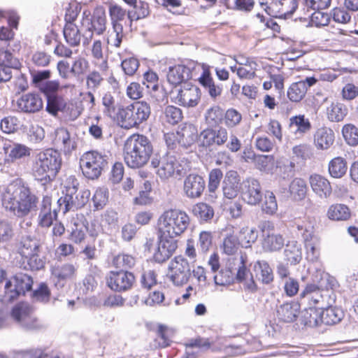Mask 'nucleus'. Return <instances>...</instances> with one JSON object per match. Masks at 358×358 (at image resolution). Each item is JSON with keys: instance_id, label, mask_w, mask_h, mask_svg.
Returning <instances> with one entry per match:
<instances>
[{"instance_id": "obj_16", "label": "nucleus", "mask_w": 358, "mask_h": 358, "mask_svg": "<svg viewBox=\"0 0 358 358\" xmlns=\"http://www.w3.org/2000/svg\"><path fill=\"white\" fill-rule=\"evenodd\" d=\"M241 195L243 201L250 206H256L262 200V187L259 182L252 178L243 180Z\"/></svg>"}, {"instance_id": "obj_39", "label": "nucleus", "mask_w": 358, "mask_h": 358, "mask_svg": "<svg viewBox=\"0 0 358 358\" xmlns=\"http://www.w3.org/2000/svg\"><path fill=\"white\" fill-rule=\"evenodd\" d=\"M307 189L306 182L303 179L295 178L289 184V193L292 199L301 201L306 196Z\"/></svg>"}, {"instance_id": "obj_55", "label": "nucleus", "mask_w": 358, "mask_h": 358, "mask_svg": "<svg viewBox=\"0 0 358 358\" xmlns=\"http://www.w3.org/2000/svg\"><path fill=\"white\" fill-rule=\"evenodd\" d=\"M214 275V281L217 285L227 286L234 282L235 280L232 271L229 268H222Z\"/></svg>"}, {"instance_id": "obj_8", "label": "nucleus", "mask_w": 358, "mask_h": 358, "mask_svg": "<svg viewBox=\"0 0 358 358\" xmlns=\"http://www.w3.org/2000/svg\"><path fill=\"white\" fill-rule=\"evenodd\" d=\"M77 185L76 180L73 181L72 187H66L65 196L59 198L57 201L58 206L64 213L80 208L89 201L91 195L90 191L87 189L78 191Z\"/></svg>"}, {"instance_id": "obj_1", "label": "nucleus", "mask_w": 358, "mask_h": 358, "mask_svg": "<svg viewBox=\"0 0 358 358\" xmlns=\"http://www.w3.org/2000/svg\"><path fill=\"white\" fill-rule=\"evenodd\" d=\"M1 202L6 210L21 217L36 210L38 199L29 187L12 182L3 190Z\"/></svg>"}, {"instance_id": "obj_54", "label": "nucleus", "mask_w": 358, "mask_h": 358, "mask_svg": "<svg viewBox=\"0 0 358 358\" xmlns=\"http://www.w3.org/2000/svg\"><path fill=\"white\" fill-rule=\"evenodd\" d=\"M258 238V231L255 228L243 227L240 230L241 244L248 248L254 243Z\"/></svg>"}, {"instance_id": "obj_25", "label": "nucleus", "mask_w": 358, "mask_h": 358, "mask_svg": "<svg viewBox=\"0 0 358 358\" xmlns=\"http://www.w3.org/2000/svg\"><path fill=\"white\" fill-rule=\"evenodd\" d=\"M177 248V243L172 238L163 237L156 248L153 257L155 262L162 263L167 260Z\"/></svg>"}, {"instance_id": "obj_51", "label": "nucleus", "mask_w": 358, "mask_h": 358, "mask_svg": "<svg viewBox=\"0 0 358 358\" xmlns=\"http://www.w3.org/2000/svg\"><path fill=\"white\" fill-rule=\"evenodd\" d=\"M346 107L340 103H332L327 108L328 119L331 122L342 121L347 115Z\"/></svg>"}, {"instance_id": "obj_2", "label": "nucleus", "mask_w": 358, "mask_h": 358, "mask_svg": "<svg viewBox=\"0 0 358 358\" xmlns=\"http://www.w3.org/2000/svg\"><path fill=\"white\" fill-rule=\"evenodd\" d=\"M152 153V145L149 139L140 134H134L124 144V159L126 164L133 169L144 166Z\"/></svg>"}, {"instance_id": "obj_9", "label": "nucleus", "mask_w": 358, "mask_h": 358, "mask_svg": "<svg viewBox=\"0 0 358 358\" xmlns=\"http://www.w3.org/2000/svg\"><path fill=\"white\" fill-rule=\"evenodd\" d=\"M11 316L26 330L37 331L45 327V324L35 316L33 308L27 303L16 305L12 309Z\"/></svg>"}, {"instance_id": "obj_49", "label": "nucleus", "mask_w": 358, "mask_h": 358, "mask_svg": "<svg viewBox=\"0 0 358 358\" xmlns=\"http://www.w3.org/2000/svg\"><path fill=\"white\" fill-rule=\"evenodd\" d=\"M313 281L318 283L322 288L324 287L327 289H334L337 284L334 277L320 269H316V273L313 274Z\"/></svg>"}, {"instance_id": "obj_14", "label": "nucleus", "mask_w": 358, "mask_h": 358, "mask_svg": "<svg viewBox=\"0 0 358 358\" xmlns=\"http://www.w3.org/2000/svg\"><path fill=\"white\" fill-rule=\"evenodd\" d=\"M108 286L115 292H125L130 289L134 282L135 276L133 273L120 270L110 271L106 278Z\"/></svg>"}, {"instance_id": "obj_46", "label": "nucleus", "mask_w": 358, "mask_h": 358, "mask_svg": "<svg viewBox=\"0 0 358 358\" xmlns=\"http://www.w3.org/2000/svg\"><path fill=\"white\" fill-rule=\"evenodd\" d=\"M64 36L66 42L71 46L79 45L81 34L78 27L73 23H67L64 28Z\"/></svg>"}, {"instance_id": "obj_24", "label": "nucleus", "mask_w": 358, "mask_h": 358, "mask_svg": "<svg viewBox=\"0 0 358 358\" xmlns=\"http://www.w3.org/2000/svg\"><path fill=\"white\" fill-rule=\"evenodd\" d=\"M51 203V197L43 196L38 215V224L42 227H50L57 217V209H52Z\"/></svg>"}, {"instance_id": "obj_31", "label": "nucleus", "mask_w": 358, "mask_h": 358, "mask_svg": "<svg viewBox=\"0 0 358 358\" xmlns=\"http://www.w3.org/2000/svg\"><path fill=\"white\" fill-rule=\"evenodd\" d=\"M177 139L182 146L187 147L199 141L197 129L193 124H185L177 131Z\"/></svg>"}, {"instance_id": "obj_36", "label": "nucleus", "mask_w": 358, "mask_h": 358, "mask_svg": "<svg viewBox=\"0 0 358 358\" xmlns=\"http://www.w3.org/2000/svg\"><path fill=\"white\" fill-rule=\"evenodd\" d=\"M289 127L293 130L295 135L299 137L303 136L311 129V124L308 118L303 115H299L292 117L289 119Z\"/></svg>"}, {"instance_id": "obj_11", "label": "nucleus", "mask_w": 358, "mask_h": 358, "mask_svg": "<svg viewBox=\"0 0 358 358\" xmlns=\"http://www.w3.org/2000/svg\"><path fill=\"white\" fill-rule=\"evenodd\" d=\"M192 275L190 265L182 256L175 257L169 264L167 277L176 286L186 284Z\"/></svg>"}, {"instance_id": "obj_10", "label": "nucleus", "mask_w": 358, "mask_h": 358, "mask_svg": "<svg viewBox=\"0 0 358 358\" xmlns=\"http://www.w3.org/2000/svg\"><path fill=\"white\" fill-rule=\"evenodd\" d=\"M33 280L31 276L23 273H19L10 278L5 285L4 301L10 302L20 295L24 294L31 290Z\"/></svg>"}, {"instance_id": "obj_13", "label": "nucleus", "mask_w": 358, "mask_h": 358, "mask_svg": "<svg viewBox=\"0 0 358 358\" xmlns=\"http://www.w3.org/2000/svg\"><path fill=\"white\" fill-rule=\"evenodd\" d=\"M263 9L271 16L280 18L289 17L298 7V0H271L260 2Z\"/></svg>"}, {"instance_id": "obj_35", "label": "nucleus", "mask_w": 358, "mask_h": 358, "mask_svg": "<svg viewBox=\"0 0 358 358\" xmlns=\"http://www.w3.org/2000/svg\"><path fill=\"white\" fill-rule=\"evenodd\" d=\"M257 279L264 284H269L273 280V273L269 264L265 261H258L253 266Z\"/></svg>"}, {"instance_id": "obj_27", "label": "nucleus", "mask_w": 358, "mask_h": 358, "mask_svg": "<svg viewBox=\"0 0 358 358\" xmlns=\"http://www.w3.org/2000/svg\"><path fill=\"white\" fill-rule=\"evenodd\" d=\"M300 312V305L296 302L284 303L276 309V315L280 321L292 322L298 317Z\"/></svg>"}, {"instance_id": "obj_50", "label": "nucleus", "mask_w": 358, "mask_h": 358, "mask_svg": "<svg viewBox=\"0 0 358 358\" xmlns=\"http://www.w3.org/2000/svg\"><path fill=\"white\" fill-rule=\"evenodd\" d=\"M127 15V11L117 4L109 6V15L112 27H123L122 22Z\"/></svg>"}, {"instance_id": "obj_56", "label": "nucleus", "mask_w": 358, "mask_h": 358, "mask_svg": "<svg viewBox=\"0 0 358 358\" xmlns=\"http://www.w3.org/2000/svg\"><path fill=\"white\" fill-rule=\"evenodd\" d=\"M193 214L203 221H208L213 218L214 210L211 206L205 203H199L193 206Z\"/></svg>"}, {"instance_id": "obj_21", "label": "nucleus", "mask_w": 358, "mask_h": 358, "mask_svg": "<svg viewBox=\"0 0 358 358\" xmlns=\"http://www.w3.org/2000/svg\"><path fill=\"white\" fill-rule=\"evenodd\" d=\"M175 102L185 107H194L200 100V90L195 85H187L180 90L175 96Z\"/></svg>"}, {"instance_id": "obj_32", "label": "nucleus", "mask_w": 358, "mask_h": 358, "mask_svg": "<svg viewBox=\"0 0 358 358\" xmlns=\"http://www.w3.org/2000/svg\"><path fill=\"white\" fill-rule=\"evenodd\" d=\"M255 166L261 171L273 173L274 171V166L275 168L282 169V161L281 159H277L275 161L274 157L272 155H258L254 162Z\"/></svg>"}, {"instance_id": "obj_38", "label": "nucleus", "mask_w": 358, "mask_h": 358, "mask_svg": "<svg viewBox=\"0 0 358 358\" xmlns=\"http://www.w3.org/2000/svg\"><path fill=\"white\" fill-rule=\"evenodd\" d=\"M322 292V289L317 285L310 284L301 292V296L310 306H315L322 301L323 294Z\"/></svg>"}, {"instance_id": "obj_5", "label": "nucleus", "mask_w": 358, "mask_h": 358, "mask_svg": "<svg viewBox=\"0 0 358 358\" xmlns=\"http://www.w3.org/2000/svg\"><path fill=\"white\" fill-rule=\"evenodd\" d=\"M151 165L157 169V176L162 180L170 178H180L185 173L187 163L183 159L167 152L162 157L155 155L151 161Z\"/></svg>"}, {"instance_id": "obj_34", "label": "nucleus", "mask_w": 358, "mask_h": 358, "mask_svg": "<svg viewBox=\"0 0 358 358\" xmlns=\"http://www.w3.org/2000/svg\"><path fill=\"white\" fill-rule=\"evenodd\" d=\"M284 245V238L279 234L267 233L264 235L262 248L266 252L278 251Z\"/></svg>"}, {"instance_id": "obj_62", "label": "nucleus", "mask_w": 358, "mask_h": 358, "mask_svg": "<svg viewBox=\"0 0 358 358\" xmlns=\"http://www.w3.org/2000/svg\"><path fill=\"white\" fill-rule=\"evenodd\" d=\"M20 124L19 120L15 116H7L0 122V129L5 134L15 133Z\"/></svg>"}, {"instance_id": "obj_63", "label": "nucleus", "mask_w": 358, "mask_h": 358, "mask_svg": "<svg viewBox=\"0 0 358 358\" xmlns=\"http://www.w3.org/2000/svg\"><path fill=\"white\" fill-rule=\"evenodd\" d=\"M240 244L241 243L236 236L234 234L228 235L223 241V251L228 255H234L237 252Z\"/></svg>"}, {"instance_id": "obj_18", "label": "nucleus", "mask_w": 358, "mask_h": 358, "mask_svg": "<svg viewBox=\"0 0 358 358\" xmlns=\"http://www.w3.org/2000/svg\"><path fill=\"white\" fill-rule=\"evenodd\" d=\"M194 64L189 63L188 65L178 64L170 66L167 73L169 83L177 85L192 78Z\"/></svg>"}, {"instance_id": "obj_17", "label": "nucleus", "mask_w": 358, "mask_h": 358, "mask_svg": "<svg viewBox=\"0 0 358 358\" xmlns=\"http://www.w3.org/2000/svg\"><path fill=\"white\" fill-rule=\"evenodd\" d=\"M205 180L198 174H189L183 181V192L189 199L199 198L205 189Z\"/></svg>"}, {"instance_id": "obj_43", "label": "nucleus", "mask_w": 358, "mask_h": 358, "mask_svg": "<svg viewBox=\"0 0 358 358\" xmlns=\"http://www.w3.org/2000/svg\"><path fill=\"white\" fill-rule=\"evenodd\" d=\"M103 113L112 119L117 116L119 106L117 101L110 93H106L102 98Z\"/></svg>"}, {"instance_id": "obj_42", "label": "nucleus", "mask_w": 358, "mask_h": 358, "mask_svg": "<svg viewBox=\"0 0 358 358\" xmlns=\"http://www.w3.org/2000/svg\"><path fill=\"white\" fill-rule=\"evenodd\" d=\"M347 170V162L341 157H334L329 163V173L334 178H342L345 175Z\"/></svg>"}, {"instance_id": "obj_53", "label": "nucleus", "mask_w": 358, "mask_h": 358, "mask_svg": "<svg viewBox=\"0 0 358 358\" xmlns=\"http://www.w3.org/2000/svg\"><path fill=\"white\" fill-rule=\"evenodd\" d=\"M261 209L263 213L273 215L278 210V203L275 196L272 192L266 191L262 203Z\"/></svg>"}, {"instance_id": "obj_26", "label": "nucleus", "mask_w": 358, "mask_h": 358, "mask_svg": "<svg viewBox=\"0 0 358 358\" xmlns=\"http://www.w3.org/2000/svg\"><path fill=\"white\" fill-rule=\"evenodd\" d=\"M314 145L320 150H326L334 144L335 136L333 130L323 127L317 129L314 134Z\"/></svg>"}, {"instance_id": "obj_52", "label": "nucleus", "mask_w": 358, "mask_h": 358, "mask_svg": "<svg viewBox=\"0 0 358 358\" xmlns=\"http://www.w3.org/2000/svg\"><path fill=\"white\" fill-rule=\"evenodd\" d=\"M306 87L302 82L292 83L287 90V96L294 102L300 101L306 95Z\"/></svg>"}, {"instance_id": "obj_57", "label": "nucleus", "mask_w": 358, "mask_h": 358, "mask_svg": "<svg viewBox=\"0 0 358 358\" xmlns=\"http://www.w3.org/2000/svg\"><path fill=\"white\" fill-rule=\"evenodd\" d=\"M66 101L61 96H49L46 110L52 115H57L59 112L63 113Z\"/></svg>"}, {"instance_id": "obj_6", "label": "nucleus", "mask_w": 358, "mask_h": 358, "mask_svg": "<svg viewBox=\"0 0 358 358\" xmlns=\"http://www.w3.org/2000/svg\"><path fill=\"white\" fill-rule=\"evenodd\" d=\"M31 149L13 141H5L0 147V167L9 168L17 161L30 157Z\"/></svg>"}, {"instance_id": "obj_41", "label": "nucleus", "mask_w": 358, "mask_h": 358, "mask_svg": "<svg viewBox=\"0 0 358 358\" xmlns=\"http://www.w3.org/2000/svg\"><path fill=\"white\" fill-rule=\"evenodd\" d=\"M17 252L21 256L26 257L34 252H39L38 241L30 236L23 238L17 245Z\"/></svg>"}, {"instance_id": "obj_37", "label": "nucleus", "mask_w": 358, "mask_h": 358, "mask_svg": "<svg viewBox=\"0 0 358 358\" xmlns=\"http://www.w3.org/2000/svg\"><path fill=\"white\" fill-rule=\"evenodd\" d=\"M116 118L120 121L122 127L130 129L138 126V123L134 122L136 121V114L134 110L131 108V104L119 108Z\"/></svg>"}, {"instance_id": "obj_4", "label": "nucleus", "mask_w": 358, "mask_h": 358, "mask_svg": "<svg viewBox=\"0 0 358 358\" xmlns=\"http://www.w3.org/2000/svg\"><path fill=\"white\" fill-rule=\"evenodd\" d=\"M189 223V217L185 211L169 209L159 216L157 224L163 237L173 239L183 234Z\"/></svg>"}, {"instance_id": "obj_15", "label": "nucleus", "mask_w": 358, "mask_h": 358, "mask_svg": "<svg viewBox=\"0 0 358 358\" xmlns=\"http://www.w3.org/2000/svg\"><path fill=\"white\" fill-rule=\"evenodd\" d=\"M228 138V131L225 128H207L199 135V145L206 148L221 146L227 143Z\"/></svg>"}, {"instance_id": "obj_29", "label": "nucleus", "mask_w": 358, "mask_h": 358, "mask_svg": "<svg viewBox=\"0 0 358 358\" xmlns=\"http://www.w3.org/2000/svg\"><path fill=\"white\" fill-rule=\"evenodd\" d=\"M306 258L313 262H317L320 255V240L313 233L303 235Z\"/></svg>"}, {"instance_id": "obj_45", "label": "nucleus", "mask_w": 358, "mask_h": 358, "mask_svg": "<svg viewBox=\"0 0 358 358\" xmlns=\"http://www.w3.org/2000/svg\"><path fill=\"white\" fill-rule=\"evenodd\" d=\"M286 259L292 264L299 263L302 258L301 245L296 241L287 243L285 250Z\"/></svg>"}, {"instance_id": "obj_60", "label": "nucleus", "mask_w": 358, "mask_h": 358, "mask_svg": "<svg viewBox=\"0 0 358 358\" xmlns=\"http://www.w3.org/2000/svg\"><path fill=\"white\" fill-rule=\"evenodd\" d=\"M124 37L123 27H112L108 31L107 43L115 48H120Z\"/></svg>"}, {"instance_id": "obj_20", "label": "nucleus", "mask_w": 358, "mask_h": 358, "mask_svg": "<svg viewBox=\"0 0 358 358\" xmlns=\"http://www.w3.org/2000/svg\"><path fill=\"white\" fill-rule=\"evenodd\" d=\"M76 270L73 264H56L51 266V277L57 286H63L67 280L73 278Z\"/></svg>"}, {"instance_id": "obj_12", "label": "nucleus", "mask_w": 358, "mask_h": 358, "mask_svg": "<svg viewBox=\"0 0 358 358\" xmlns=\"http://www.w3.org/2000/svg\"><path fill=\"white\" fill-rule=\"evenodd\" d=\"M87 22L86 31L83 35V45H88L92 40L94 34L102 35L106 30V15L105 9L103 7H97L94 9L92 17L86 19L84 22Z\"/></svg>"}, {"instance_id": "obj_22", "label": "nucleus", "mask_w": 358, "mask_h": 358, "mask_svg": "<svg viewBox=\"0 0 358 358\" xmlns=\"http://www.w3.org/2000/svg\"><path fill=\"white\" fill-rule=\"evenodd\" d=\"M53 144L63 151L65 155L71 154L77 148L75 138L64 128H59L55 130Z\"/></svg>"}, {"instance_id": "obj_33", "label": "nucleus", "mask_w": 358, "mask_h": 358, "mask_svg": "<svg viewBox=\"0 0 358 358\" xmlns=\"http://www.w3.org/2000/svg\"><path fill=\"white\" fill-rule=\"evenodd\" d=\"M210 343L206 338H196L189 341L185 344V354L184 358H197L203 350L208 349Z\"/></svg>"}, {"instance_id": "obj_23", "label": "nucleus", "mask_w": 358, "mask_h": 358, "mask_svg": "<svg viewBox=\"0 0 358 358\" xmlns=\"http://www.w3.org/2000/svg\"><path fill=\"white\" fill-rule=\"evenodd\" d=\"M18 109L24 113H34L39 111L43 106L40 95L34 93L23 94L17 101Z\"/></svg>"}, {"instance_id": "obj_64", "label": "nucleus", "mask_w": 358, "mask_h": 358, "mask_svg": "<svg viewBox=\"0 0 358 358\" xmlns=\"http://www.w3.org/2000/svg\"><path fill=\"white\" fill-rule=\"evenodd\" d=\"M343 136L350 145L358 144V129L352 124H346L342 129Z\"/></svg>"}, {"instance_id": "obj_28", "label": "nucleus", "mask_w": 358, "mask_h": 358, "mask_svg": "<svg viewBox=\"0 0 358 358\" xmlns=\"http://www.w3.org/2000/svg\"><path fill=\"white\" fill-rule=\"evenodd\" d=\"M312 190L321 198H327L331 193V187L329 180L319 174H313L309 178Z\"/></svg>"}, {"instance_id": "obj_19", "label": "nucleus", "mask_w": 358, "mask_h": 358, "mask_svg": "<svg viewBox=\"0 0 358 358\" xmlns=\"http://www.w3.org/2000/svg\"><path fill=\"white\" fill-rule=\"evenodd\" d=\"M241 191V177L239 174L234 170L228 171L222 182V192L224 198L228 199H235Z\"/></svg>"}, {"instance_id": "obj_58", "label": "nucleus", "mask_w": 358, "mask_h": 358, "mask_svg": "<svg viewBox=\"0 0 358 358\" xmlns=\"http://www.w3.org/2000/svg\"><path fill=\"white\" fill-rule=\"evenodd\" d=\"M305 323L309 326H317L322 323V310L310 307L303 315Z\"/></svg>"}, {"instance_id": "obj_61", "label": "nucleus", "mask_w": 358, "mask_h": 358, "mask_svg": "<svg viewBox=\"0 0 358 358\" xmlns=\"http://www.w3.org/2000/svg\"><path fill=\"white\" fill-rule=\"evenodd\" d=\"M108 199V190L106 187H99L92 197L94 207L99 210L102 209L107 203Z\"/></svg>"}, {"instance_id": "obj_30", "label": "nucleus", "mask_w": 358, "mask_h": 358, "mask_svg": "<svg viewBox=\"0 0 358 358\" xmlns=\"http://www.w3.org/2000/svg\"><path fill=\"white\" fill-rule=\"evenodd\" d=\"M91 54L95 66L102 72H106L108 69V64L107 56L103 52L101 41L96 40L93 42Z\"/></svg>"}, {"instance_id": "obj_59", "label": "nucleus", "mask_w": 358, "mask_h": 358, "mask_svg": "<svg viewBox=\"0 0 358 358\" xmlns=\"http://www.w3.org/2000/svg\"><path fill=\"white\" fill-rule=\"evenodd\" d=\"M135 259L129 255L120 254L113 259V264L117 268L122 271L131 268L135 264Z\"/></svg>"}, {"instance_id": "obj_3", "label": "nucleus", "mask_w": 358, "mask_h": 358, "mask_svg": "<svg viewBox=\"0 0 358 358\" xmlns=\"http://www.w3.org/2000/svg\"><path fill=\"white\" fill-rule=\"evenodd\" d=\"M61 166L60 153L52 148L46 149L36 154L32 164V173L38 180H52Z\"/></svg>"}, {"instance_id": "obj_48", "label": "nucleus", "mask_w": 358, "mask_h": 358, "mask_svg": "<svg viewBox=\"0 0 358 358\" xmlns=\"http://www.w3.org/2000/svg\"><path fill=\"white\" fill-rule=\"evenodd\" d=\"M343 317V311L336 307H329L322 310V323L328 325L338 323Z\"/></svg>"}, {"instance_id": "obj_40", "label": "nucleus", "mask_w": 358, "mask_h": 358, "mask_svg": "<svg viewBox=\"0 0 358 358\" xmlns=\"http://www.w3.org/2000/svg\"><path fill=\"white\" fill-rule=\"evenodd\" d=\"M351 213L349 208L344 204L336 203L329 206L327 210V217L335 221H345L350 217Z\"/></svg>"}, {"instance_id": "obj_44", "label": "nucleus", "mask_w": 358, "mask_h": 358, "mask_svg": "<svg viewBox=\"0 0 358 358\" xmlns=\"http://www.w3.org/2000/svg\"><path fill=\"white\" fill-rule=\"evenodd\" d=\"M133 8V10L127 12V17L130 20V24L134 20L137 21L144 19L150 15V7L147 2L138 1Z\"/></svg>"}, {"instance_id": "obj_7", "label": "nucleus", "mask_w": 358, "mask_h": 358, "mask_svg": "<svg viewBox=\"0 0 358 358\" xmlns=\"http://www.w3.org/2000/svg\"><path fill=\"white\" fill-rule=\"evenodd\" d=\"M108 165V157L96 151L84 153L80 159L83 175L88 179L98 178Z\"/></svg>"}, {"instance_id": "obj_47", "label": "nucleus", "mask_w": 358, "mask_h": 358, "mask_svg": "<svg viewBox=\"0 0 358 358\" xmlns=\"http://www.w3.org/2000/svg\"><path fill=\"white\" fill-rule=\"evenodd\" d=\"M131 108L134 110L136 121L138 125L148 120L150 115V106L145 101H137L131 104Z\"/></svg>"}]
</instances>
